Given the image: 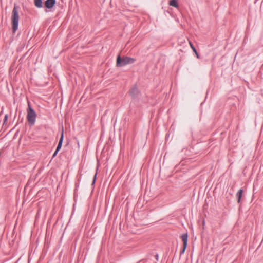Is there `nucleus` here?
Segmentation results:
<instances>
[{"instance_id":"1","label":"nucleus","mask_w":263,"mask_h":263,"mask_svg":"<svg viewBox=\"0 0 263 263\" xmlns=\"http://www.w3.org/2000/svg\"><path fill=\"white\" fill-rule=\"evenodd\" d=\"M11 23L13 32L14 33L18 28L19 14L18 7L15 5L14 6L11 15Z\"/></svg>"},{"instance_id":"2","label":"nucleus","mask_w":263,"mask_h":263,"mask_svg":"<svg viewBox=\"0 0 263 263\" xmlns=\"http://www.w3.org/2000/svg\"><path fill=\"white\" fill-rule=\"evenodd\" d=\"M135 61V59L133 58L128 57L121 58L120 56H118L117 59L116 65L118 67H121L127 64H132L134 63Z\"/></svg>"},{"instance_id":"3","label":"nucleus","mask_w":263,"mask_h":263,"mask_svg":"<svg viewBox=\"0 0 263 263\" xmlns=\"http://www.w3.org/2000/svg\"><path fill=\"white\" fill-rule=\"evenodd\" d=\"M27 118L29 123L32 125L34 123L36 118V114L30 106H29L28 107Z\"/></svg>"},{"instance_id":"4","label":"nucleus","mask_w":263,"mask_h":263,"mask_svg":"<svg viewBox=\"0 0 263 263\" xmlns=\"http://www.w3.org/2000/svg\"><path fill=\"white\" fill-rule=\"evenodd\" d=\"M181 239L183 241V249L181 253H184L187 245L188 235L187 233L184 234L181 236Z\"/></svg>"},{"instance_id":"5","label":"nucleus","mask_w":263,"mask_h":263,"mask_svg":"<svg viewBox=\"0 0 263 263\" xmlns=\"http://www.w3.org/2000/svg\"><path fill=\"white\" fill-rule=\"evenodd\" d=\"M55 3V0H47L45 2V6L47 8H52Z\"/></svg>"},{"instance_id":"6","label":"nucleus","mask_w":263,"mask_h":263,"mask_svg":"<svg viewBox=\"0 0 263 263\" xmlns=\"http://www.w3.org/2000/svg\"><path fill=\"white\" fill-rule=\"evenodd\" d=\"M63 138H64V133H63V130H62V134H61V138L60 139V140H59L58 146H57V149H56L57 152H59V151L61 148L62 142H63Z\"/></svg>"},{"instance_id":"7","label":"nucleus","mask_w":263,"mask_h":263,"mask_svg":"<svg viewBox=\"0 0 263 263\" xmlns=\"http://www.w3.org/2000/svg\"><path fill=\"white\" fill-rule=\"evenodd\" d=\"M242 193H243V190L242 189H240L237 194H236V196L237 197V199H238V202L239 203L240 202V200H241V198L242 197Z\"/></svg>"},{"instance_id":"8","label":"nucleus","mask_w":263,"mask_h":263,"mask_svg":"<svg viewBox=\"0 0 263 263\" xmlns=\"http://www.w3.org/2000/svg\"><path fill=\"white\" fill-rule=\"evenodd\" d=\"M169 4L171 6H173L175 8L178 7V4L177 0H171L170 1Z\"/></svg>"},{"instance_id":"9","label":"nucleus","mask_w":263,"mask_h":263,"mask_svg":"<svg viewBox=\"0 0 263 263\" xmlns=\"http://www.w3.org/2000/svg\"><path fill=\"white\" fill-rule=\"evenodd\" d=\"M34 4L36 7L41 8L42 7V0H34Z\"/></svg>"},{"instance_id":"10","label":"nucleus","mask_w":263,"mask_h":263,"mask_svg":"<svg viewBox=\"0 0 263 263\" xmlns=\"http://www.w3.org/2000/svg\"><path fill=\"white\" fill-rule=\"evenodd\" d=\"M189 44H190V46L191 47V48H192V49L193 50V51H194V53H196V49L195 48V47H194L193 45L192 44V43L190 42H189Z\"/></svg>"},{"instance_id":"11","label":"nucleus","mask_w":263,"mask_h":263,"mask_svg":"<svg viewBox=\"0 0 263 263\" xmlns=\"http://www.w3.org/2000/svg\"><path fill=\"white\" fill-rule=\"evenodd\" d=\"M96 175H97V174H95V176H94V178H93V182H92V183H93H93H95V182Z\"/></svg>"},{"instance_id":"12","label":"nucleus","mask_w":263,"mask_h":263,"mask_svg":"<svg viewBox=\"0 0 263 263\" xmlns=\"http://www.w3.org/2000/svg\"><path fill=\"white\" fill-rule=\"evenodd\" d=\"M58 152H57V151H55V152L53 154V157H54L57 155Z\"/></svg>"},{"instance_id":"13","label":"nucleus","mask_w":263,"mask_h":263,"mask_svg":"<svg viewBox=\"0 0 263 263\" xmlns=\"http://www.w3.org/2000/svg\"><path fill=\"white\" fill-rule=\"evenodd\" d=\"M7 118H8V116L7 115H5V121H6L7 120Z\"/></svg>"},{"instance_id":"14","label":"nucleus","mask_w":263,"mask_h":263,"mask_svg":"<svg viewBox=\"0 0 263 263\" xmlns=\"http://www.w3.org/2000/svg\"><path fill=\"white\" fill-rule=\"evenodd\" d=\"M195 53L196 54V55L197 57L198 58H199V55H198V54L197 52L196 51V53Z\"/></svg>"}]
</instances>
